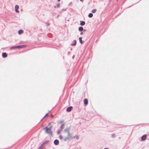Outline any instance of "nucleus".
<instances>
[{
  "label": "nucleus",
  "mask_w": 149,
  "mask_h": 149,
  "mask_svg": "<svg viewBox=\"0 0 149 149\" xmlns=\"http://www.w3.org/2000/svg\"><path fill=\"white\" fill-rule=\"evenodd\" d=\"M64 136L65 141H66L69 139L75 138H76L77 139H78L79 137L78 136H75L73 137H72L71 134L68 130L65 131L64 134Z\"/></svg>",
  "instance_id": "nucleus-1"
},
{
  "label": "nucleus",
  "mask_w": 149,
  "mask_h": 149,
  "mask_svg": "<svg viewBox=\"0 0 149 149\" xmlns=\"http://www.w3.org/2000/svg\"><path fill=\"white\" fill-rule=\"evenodd\" d=\"M52 127V126L51 125L49 128H48L47 127H46L45 128V132L46 133L49 134L50 135L52 136V132L51 130V128Z\"/></svg>",
  "instance_id": "nucleus-2"
},
{
  "label": "nucleus",
  "mask_w": 149,
  "mask_h": 149,
  "mask_svg": "<svg viewBox=\"0 0 149 149\" xmlns=\"http://www.w3.org/2000/svg\"><path fill=\"white\" fill-rule=\"evenodd\" d=\"M147 136L146 134H145L143 136L141 137V139L142 141H145L146 139Z\"/></svg>",
  "instance_id": "nucleus-3"
},
{
  "label": "nucleus",
  "mask_w": 149,
  "mask_h": 149,
  "mask_svg": "<svg viewBox=\"0 0 149 149\" xmlns=\"http://www.w3.org/2000/svg\"><path fill=\"white\" fill-rule=\"evenodd\" d=\"M19 7L17 5H16L15 6V11L17 13H19V11L18 10Z\"/></svg>",
  "instance_id": "nucleus-4"
},
{
  "label": "nucleus",
  "mask_w": 149,
  "mask_h": 149,
  "mask_svg": "<svg viewBox=\"0 0 149 149\" xmlns=\"http://www.w3.org/2000/svg\"><path fill=\"white\" fill-rule=\"evenodd\" d=\"M88 101L87 99H85L84 100V104L86 105H87L88 104Z\"/></svg>",
  "instance_id": "nucleus-5"
},
{
  "label": "nucleus",
  "mask_w": 149,
  "mask_h": 149,
  "mask_svg": "<svg viewBox=\"0 0 149 149\" xmlns=\"http://www.w3.org/2000/svg\"><path fill=\"white\" fill-rule=\"evenodd\" d=\"M72 108V107L71 106H70V107H69L67 109V111L68 112L70 111H71Z\"/></svg>",
  "instance_id": "nucleus-6"
},
{
  "label": "nucleus",
  "mask_w": 149,
  "mask_h": 149,
  "mask_svg": "<svg viewBox=\"0 0 149 149\" xmlns=\"http://www.w3.org/2000/svg\"><path fill=\"white\" fill-rule=\"evenodd\" d=\"M59 141L57 139L55 140L54 141V143L55 145H58L59 144Z\"/></svg>",
  "instance_id": "nucleus-7"
},
{
  "label": "nucleus",
  "mask_w": 149,
  "mask_h": 149,
  "mask_svg": "<svg viewBox=\"0 0 149 149\" xmlns=\"http://www.w3.org/2000/svg\"><path fill=\"white\" fill-rule=\"evenodd\" d=\"M2 56L3 58L6 57L7 55L6 53H3L2 54Z\"/></svg>",
  "instance_id": "nucleus-8"
},
{
  "label": "nucleus",
  "mask_w": 149,
  "mask_h": 149,
  "mask_svg": "<svg viewBox=\"0 0 149 149\" xmlns=\"http://www.w3.org/2000/svg\"><path fill=\"white\" fill-rule=\"evenodd\" d=\"M83 30V28L82 27L80 26L79 28V30L80 31H82Z\"/></svg>",
  "instance_id": "nucleus-9"
},
{
  "label": "nucleus",
  "mask_w": 149,
  "mask_h": 149,
  "mask_svg": "<svg viewBox=\"0 0 149 149\" xmlns=\"http://www.w3.org/2000/svg\"><path fill=\"white\" fill-rule=\"evenodd\" d=\"M82 37H80L79 38V42L81 44H82L83 43V42L82 41Z\"/></svg>",
  "instance_id": "nucleus-10"
},
{
  "label": "nucleus",
  "mask_w": 149,
  "mask_h": 149,
  "mask_svg": "<svg viewBox=\"0 0 149 149\" xmlns=\"http://www.w3.org/2000/svg\"><path fill=\"white\" fill-rule=\"evenodd\" d=\"M85 24V22L84 21H82L80 23V25L81 26H83Z\"/></svg>",
  "instance_id": "nucleus-11"
},
{
  "label": "nucleus",
  "mask_w": 149,
  "mask_h": 149,
  "mask_svg": "<svg viewBox=\"0 0 149 149\" xmlns=\"http://www.w3.org/2000/svg\"><path fill=\"white\" fill-rule=\"evenodd\" d=\"M23 33V31L22 30H19L18 31V33L19 34H22Z\"/></svg>",
  "instance_id": "nucleus-12"
},
{
  "label": "nucleus",
  "mask_w": 149,
  "mask_h": 149,
  "mask_svg": "<svg viewBox=\"0 0 149 149\" xmlns=\"http://www.w3.org/2000/svg\"><path fill=\"white\" fill-rule=\"evenodd\" d=\"M93 16V14L92 13H90L88 15V17H92Z\"/></svg>",
  "instance_id": "nucleus-13"
},
{
  "label": "nucleus",
  "mask_w": 149,
  "mask_h": 149,
  "mask_svg": "<svg viewBox=\"0 0 149 149\" xmlns=\"http://www.w3.org/2000/svg\"><path fill=\"white\" fill-rule=\"evenodd\" d=\"M96 9H93V10L92 11H91V12L93 13H95L96 12Z\"/></svg>",
  "instance_id": "nucleus-14"
},
{
  "label": "nucleus",
  "mask_w": 149,
  "mask_h": 149,
  "mask_svg": "<svg viewBox=\"0 0 149 149\" xmlns=\"http://www.w3.org/2000/svg\"><path fill=\"white\" fill-rule=\"evenodd\" d=\"M22 48V46L21 45H19L15 47V48Z\"/></svg>",
  "instance_id": "nucleus-15"
},
{
  "label": "nucleus",
  "mask_w": 149,
  "mask_h": 149,
  "mask_svg": "<svg viewBox=\"0 0 149 149\" xmlns=\"http://www.w3.org/2000/svg\"><path fill=\"white\" fill-rule=\"evenodd\" d=\"M76 44V40H74V44L72 45V46H75Z\"/></svg>",
  "instance_id": "nucleus-16"
},
{
  "label": "nucleus",
  "mask_w": 149,
  "mask_h": 149,
  "mask_svg": "<svg viewBox=\"0 0 149 149\" xmlns=\"http://www.w3.org/2000/svg\"><path fill=\"white\" fill-rule=\"evenodd\" d=\"M56 6H57V7H58V8H59V7H60V4H59V3H58V4H57L56 5Z\"/></svg>",
  "instance_id": "nucleus-17"
},
{
  "label": "nucleus",
  "mask_w": 149,
  "mask_h": 149,
  "mask_svg": "<svg viewBox=\"0 0 149 149\" xmlns=\"http://www.w3.org/2000/svg\"><path fill=\"white\" fill-rule=\"evenodd\" d=\"M38 149H43V148H42V145H41Z\"/></svg>",
  "instance_id": "nucleus-18"
},
{
  "label": "nucleus",
  "mask_w": 149,
  "mask_h": 149,
  "mask_svg": "<svg viewBox=\"0 0 149 149\" xmlns=\"http://www.w3.org/2000/svg\"><path fill=\"white\" fill-rule=\"evenodd\" d=\"M48 116V114L47 113L45 114V116L44 117V118Z\"/></svg>",
  "instance_id": "nucleus-19"
},
{
  "label": "nucleus",
  "mask_w": 149,
  "mask_h": 149,
  "mask_svg": "<svg viewBox=\"0 0 149 149\" xmlns=\"http://www.w3.org/2000/svg\"><path fill=\"white\" fill-rule=\"evenodd\" d=\"M22 48L25 47V46H26L25 45H22Z\"/></svg>",
  "instance_id": "nucleus-20"
},
{
  "label": "nucleus",
  "mask_w": 149,
  "mask_h": 149,
  "mask_svg": "<svg viewBox=\"0 0 149 149\" xmlns=\"http://www.w3.org/2000/svg\"><path fill=\"white\" fill-rule=\"evenodd\" d=\"M60 139H62V136H60Z\"/></svg>",
  "instance_id": "nucleus-21"
},
{
  "label": "nucleus",
  "mask_w": 149,
  "mask_h": 149,
  "mask_svg": "<svg viewBox=\"0 0 149 149\" xmlns=\"http://www.w3.org/2000/svg\"><path fill=\"white\" fill-rule=\"evenodd\" d=\"M83 32H81V33H80V34L81 35H82L83 34Z\"/></svg>",
  "instance_id": "nucleus-22"
},
{
  "label": "nucleus",
  "mask_w": 149,
  "mask_h": 149,
  "mask_svg": "<svg viewBox=\"0 0 149 149\" xmlns=\"http://www.w3.org/2000/svg\"><path fill=\"white\" fill-rule=\"evenodd\" d=\"M48 125H51V123H48Z\"/></svg>",
  "instance_id": "nucleus-23"
},
{
  "label": "nucleus",
  "mask_w": 149,
  "mask_h": 149,
  "mask_svg": "<svg viewBox=\"0 0 149 149\" xmlns=\"http://www.w3.org/2000/svg\"><path fill=\"white\" fill-rule=\"evenodd\" d=\"M81 1V2H83V0H80Z\"/></svg>",
  "instance_id": "nucleus-24"
},
{
  "label": "nucleus",
  "mask_w": 149,
  "mask_h": 149,
  "mask_svg": "<svg viewBox=\"0 0 149 149\" xmlns=\"http://www.w3.org/2000/svg\"><path fill=\"white\" fill-rule=\"evenodd\" d=\"M104 149H108L107 148H104Z\"/></svg>",
  "instance_id": "nucleus-25"
},
{
  "label": "nucleus",
  "mask_w": 149,
  "mask_h": 149,
  "mask_svg": "<svg viewBox=\"0 0 149 149\" xmlns=\"http://www.w3.org/2000/svg\"><path fill=\"white\" fill-rule=\"evenodd\" d=\"M58 1H60V0H58Z\"/></svg>",
  "instance_id": "nucleus-26"
}]
</instances>
